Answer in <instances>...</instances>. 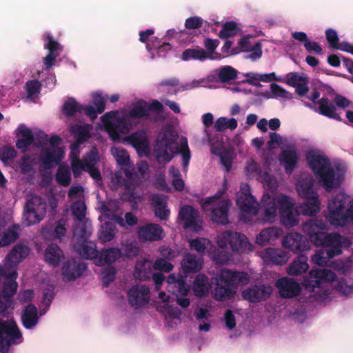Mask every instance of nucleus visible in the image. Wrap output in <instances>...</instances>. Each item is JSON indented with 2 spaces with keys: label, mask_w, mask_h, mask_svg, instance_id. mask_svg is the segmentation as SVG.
Here are the masks:
<instances>
[{
  "label": "nucleus",
  "mask_w": 353,
  "mask_h": 353,
  "mask_svg": "<svg viewBox=\"0 0 353 353\" xmlns=\"http://www.w3.org/2000/svg\"><path fill=\"white\" fill-rule=\"evenodd\" d=\"M298 194L305 201L296 208L294 201L290 196L279 194L270 196L268 193L263 195L262 199V221L272 223L276 221L279 212L281 221L285 227H294L299 223V216H314L321 210V201L314 188V180L310 175L301 176L296 184Z\"/></svg>",
  "instance_id": "nucleus-1"
},
{
  "label": "nucleus",
  "mask_w": 353,
  "mask_h": 353,
  "mask_svg": "<svg viewBox=\"0 0 353 353\" xmlns=\"http://www.w3.org/2000/svg\"><path fill=\"white\" fill-rule=\"evenodd\" d=\"M29 248L17 244L0 265V317L6 316L8 310L13 308L12 296L17 290V265L29 254ZM23 339L21 332L12 319H0V352L6 353L13 345L20 344Z\"/></svg>",
  "instance_id": "nucleus-2"
},
{
  "label": "nucleus",
  "mask_w": 353,
  "mask_h": 353,
  "mask_svg": "<svg viewBox=\"0 0 353 353\" xmlns=\"http://www.w3.org/2000/svg\"><path fill=\"white\" fill-rule=\"evenodd\" d=\"M162 104L157 100L148 103L138 100L120 111H110L101 117L99 128L104 129L113 141L120 139V134H128L135 128L140 120L148 117L150 111H161Z\"/></svg>",
  "instance_id": "nucleus-3"
},
{
  "label": "nucleus",
  "mask_w": 353,
  "mask_h": 353,
  "mask_svg": "<svg viewBox=\"0 0 353 353\" xmlns=\"http://www.w3.org/2000/svg\"><path fill=\"white\" fill-rule=\"evenodd\" d=\"M217 250L213 248L210 241L205 238H197L190 241L192 250L199 254H208L217 263H227L232 260V252L243 253L253 250L251 244L244 234L236 232L225 231L216 237Z\"/></svg>",
  "instance_id": "nucleus-4"
},
{
  "label": "nucleus",
  "mask_w": 353,
  "mask_h": 353,
  "mask_svg": "<svg viewBox=\"0 0 353 353\" xmlns=\"http://www.w3.org/2000/svg\"><path fill=\"white\" fill-rule=\"evenodd\" d=\"M327 224L322 219H311L303 225V230L310 238L311 242L317 246L327 248V250H319L313 256L312 261L319 265L328 264L329 259L339 255L342 249L348 248L351 241L348 237L342 236L338 233L328 234Z\"/></svg>",
  "instance_id": "nucleus-5"
},
{
  "label": "nucleus",
  "mask_w": 353,
  "mask_h": 353,
  "mask_svg": "<svg viewBox=\"0 0 353 353\" xmlns=\"http://www.w3.org/2000/svg\"><path fill=\"white\" fill-rule=\"evenodd\" d=\"M91 129L92 126L88 124H77L71 127L70 131L74 134L76 142L71 147L70 160L72 170L75 177L81 176L83 172H87L92 179L99 183L101 178L99 169L96 168L97 164L100 161L98 150L94 147L90 152L86 154L83 160L79 158L81 144L90 138Z\"/></svg>",
  "instance_id": "nucleus-6"
},
{
  "label": "nucleus",
  "mask_w": 353,
  "mask_h": 353,
  "mask_svg": "<svg viewBox=\"0 0 353 353\" xmlns=\"http://www.w3.org/2000/svg\"><path fill=\"white\" fill-rule=\"evenodd\" d=\"M305 159L310 168L327 191L341 185L347 171L345 165H332L323 152L314 148L307 151Z\"/></svg>",
  "instance_id": "nucleus-7"
},
{
  "label": "nucleus",
  "mask_w": 353,
  "mask_h": 353,
  "mask_svg": "<svg viewBox=\"0 0 353 353\" xmlns=\"http://www.w3.org/2000/svg\"><path fill=\"white\" fill-rule=\"evenodd\" d=\"M324 216L334 227H345L353 222V196L343 192L332 196Z\"/></svg>",
  "instance_id": "nucleus-8"
},
{
  "label": "nucleus",
  "mask_w": 353,
  "mask_h": 353,
  "mask_svg": "<svg viewBox=\"0 0 353 353\" xmlns=\"http://www.w3.org/2000/svg\"><path fill=\"white\" fill-rule=\"evenodd\" d=\"M216 286L212 294L216 301L231 299L236 293L237 286L245 285L249 282L247 273L234 272L226 269L221 270L218 277L215 278Z\"/></svg>",
  "instance_id": "nucleus-9"
},
{
  "label": "nucleus",
  "mask_w": 353,
  "mask_h": 353,
  "mask_svg": "<svg viewBox=\"0 0 353 353\" xmlns=\"http://www.w3.org/2000/svg\"><path fill=\"white\" fill-rule=\"evenodd\" d=\"M335 279V274L327 270H312L302 283L304 288L314 292L312 299L318 302H327L330 292L325 288Z\"/></svg>",
  "instance_id": "nucleus-10"
},
{
  "label": "nucleus",
  "mask_w": 353,
  "mask_h": 353,
  "mask_svg": "<svg viewBox=\"0 0 353 353\" xmlns=\"http://www.w3.org/2000/svg\"><path fill=\"white\" fill-rule=\"evenodd\" d=\"M177 135L171 126L163 128L157 135L154 154L159 163H168L176 152Z\"/></svg>",
  "instance_id": "nucleus-11"
},
{
  "label": "nucleus",
  "mask_w": 353,
  "mask_h": 353,
  "mask_svg": "<svg viewBox=\"0 0 353 353\" xmlns=\"http://www.w3.org/2000/svg\"><path fill=\"white\" fill-rule=\"evenodd\" d=\"M225 190L221 193L206 198L202 203L201 206L203 212H210L209 215L214 223L226 224L228 222V210L231 206L229 200L223 199L221 195Z\"/></svg>",
  "instance_id": "nucleus-12"
},
{
  "label": "nucleus",
  "mask_w": 353,
  "mask_h": 353,
  "mask_svg": "<svg viewBox=\"0 0 353 353\" xmlns=\"http://www.w3.org/2000/svg\"><path fill=\"white\" fill-rule=\"evenodd\" d=\"M236 205L240 212L239 217L244 222H251L259 213L258 203L250 194L248 183H241L236 196Z\"/></svg>",
  "instance_id": "nucleus-13"
},
{
  "label": "nucleus",
  "mask_w": 353,
  "mask_h": 353,
  "mask_svg": "<svg viewBox=\"0 0 353 353\" xmlns=\"http://www.w3.org/2000/svg\"><path fill=\"white\" fill-rule=\"evenodd\" d=\"M137 166L138 173L133 175L130 172V174L132 176V179H128L127 182L122 183L121 181V176L119 174H115L114 179L118 184H121L122 186H123L124 193L122 196V198L134 203L141 199V197L137 196L134 192L136 187L142 181V179L147 180L149 177V166L146 162L140 161L137 163Z\"/></svg>",
  "instance_id": "nucleus-14"
},
{
  "label": "nucleus",
  "mask_w": 353,
  "mask_h": 353,
  "mask_svg": "<svg viewBox=\"0 0 353 353\" xmlns=\"http://www.w3.org/2000/svg\"><path fill=\"white\" fill-rule=\"evenodd\" d=\"M47 203L44 198L32 196L26 202L23 212V223L27 226L39 223L46 216Z\"/></svg>",
  "instance_id": "nucleus-15"
},
{
  "label": "nucleus",
  "mask_w": 353,
  "mask_h": 353,
  "mask_svg": "<svg viewBox=\"0 0 353 353\" xmlns=\"http://www.w3.org/2000/svg\"><path fill=\"white\" fill-rule=\"evenodd\" d=\"M61 139L53 136L42 148L41 161L43 168H51L57 165L64 157L65 152L59 147Z\"/></svg>",
  "instance_id": "nucleus-16"
},
{
  "label": "nucleus",
  "mask_w": 353,
  "mask_h": 353,
  "mask_svg": "<svg viewBox=\"0 0 353 353\" xmlns=\"http://www.w3.org/2000/svg\"><path fill=\"white\" fill-rule=\"evenodd\" d=\"M159 301L155 302L157 310L164 314L166 324L173 327L181 322V311L177 307H173L170 304V297L164 292L159 293Z\"/></svg>",
  "instance_id": "nucleus-17"
},
{
  "label": "nucleus",
  "mask_w": 353,
  "mask_h": 353,
  "mask_svg": "<svg viewBox=\"0 0 353 353\" xmlns=\"http://www.w3.org/2000/svg\"><path fill=\"white\" fill-rule=\"evenodd\" d=\"M238 50L239 53H245V58L252 61H256L262 57V46L252 34L245 35L239 40Z\"/></svg>",
  "instance_id": "nucleus-18"
},
{
  "label": "nucleus",
  "mask_w": 353,
  "mask_h": 353,
  "mask_svg": "<svg viewBox=\"0 0 353 353\" xmlns=\"http://www.w3.org/2000/svg\"><path fill=\"white\" fill-rule=\"evenodd\" d=\"M117 202L114 201H110L107 205H103L101 208L102 216L99 219L102 221L103 218H108L121 227H125L126 225L133 226L137 223V218L131 212H127L125 214V221L123 218L117 215L113 208H117Z\"/></svg>",
  "instance_id": "nucleus-19"
},
{
  "label": "nucleus",
  "mask_w": 353,
  "mask_h": 353,
  "mask_svg": "<svg viewBox=\"0 0 353 353\" xmlns=\"http://www.w3.org/2000/svg\"><path fill=\"white\" fill-rule=\"evenodd\" d=\"M245 172L248 177L256 176L257 179L261 181L268 189L272 192V194H268L270 196H276L274 191L278 186V181L276 179L267 172H261L257 167L255 161L250 160L247 162L245 167Z\"/></svg>",
  "instance_id": "nucleus-20"
},
{
  "label": "nucleus",
  "mask_w": 353,
  "mask_h": 353,
  "mask_svg": "<svg viewBox=\"0 0 353 353\" xmlns=\"http://www.w3.org/2000/svg\"><path fill=\"white\" fill-rule=\"evenodd\" d=\"M179 219L183 223L185 228H190L194 232L201 230V221L198 212L191 206L182 207L179 213Z\"/></svg>",
  "instance_id": "nucleus-21"
},
{
  "label": "nucleus",
  "mask_w": 353,
  "mask_h": 353,
  "mask_svg": "<svg viewBox=\"0 0 353 353\" xmlns=\"http://www.w3.org/2000/svg\"><path fill=\"white\" fill-rule=\"evenodd\" d=\"M81 235H74L77 238H81L83 241L82 245L80 248H77V251L83 258L88 259H93L94 262L97 265H101L103 264V259L99 256L100 252L97 250L95 243L87 241V238L90 235L88 234L87 236H82L84 230L80 231Z\"/></svg>",
  "instance_id": "nucleus-22"
},
{
  "label": "nucleus",
  "mask_w": 353,
  "mask_h": 353,
  "mask_svg": "<svg viewBox=\"0 0 353 353\" xmlns=\"http://www.w3.org/2000/svg\"><path fill=\"white\" fill-rule=\"evenodd\" d=\"M130 304L136 307H141L146 305L150 300V289L145 285H139L133 286L128 292Z\"/></svg>",
  "instance_id": "nucleus-23"
},
{
  "label": "nucleus",
  "mask_w": 353,
  "mask_h": 353,
  "mask_svg": "<svg viewBox=\"0 0 353 353\" xmlns=\"http://www.w3.org/2000/svg\"><path fill=\"white\" fill-rule=\"evenodd\" d=\"M123 142L132 145L139 156H148L150 153V143L145 132H137L123 139Z\"/></svg>",
  "instance_id": "nucleus-24"
},
{
  "label": "nucleus",
  "mask_w": 353,
  "mask_h": 353,
  "mask_svg": "<svg viewBox=\"0 0 353 353\" xmlns=\"http://www.w3.org/2000/svg\"><path fill=\"white\" fill-rule=\"evenodd\" d=\"M85 205L83 201H79L75 202L72 205V210L73 214L79 219V223L77 224L74 230V235H81L80 231L84 230L82 236H87V235L91 234L92 229L90 223L88 221L83 222L82 219L85 214Z\"/></svg>",
  "instance_id": "nucleus-25"
},
{
  "label": "nucleus",
  "mask_w": 353,
  "mask_h": 353,
  "mask_svg": "<svg viewBox=\"0 0 353 353\" xmlns=\"http://www.w3.org/2000/svg\"><path fill=\"white\" fill-rule=\"evenodd\" d=\"M299 159V155L294 145H290L282 148L279 157V161L285 168L287 173L290 174L296 167Z\"/></svg>",
  "instance_id": "nucleus-26"
},
{
  "label": "nucleus",
  "mask_w": 353,
  "mask_h": 353,
  "mask_svg": "<svg viewBox=\"0 0 353 353\" xmlns=\"http://www.w3.org/2000/svg\"><path fill=\"white\" fill-rule=\"evenodd\" d=\"M259 256L266 264L282 265L288 260V254L280 249L266 248L259 253Z\"/></svg>",
  "instance_id": "nucleus-27"
},
{
  "label": "nucleus",
  "mask_w": 353,
  "mask_h": 353,
  "mask_svg": "<svg viewBox=\"0 0 353 353\" xmlns=\"http://www.w3.org/2000/svg\"><path fill=\"white\" fill-rule=\"evenodd\" d=\"M276 286L282 297L290 298L299 294L301 287L299 283L292 279L283 277L279 279Z\"/></svg>",
  "instance_id": "nucleus-28"
},
{
  "label": "nucleus",
  "mask_w": 353,
  "mask_h": 353,
  "mask_svg": "<svg viewBox=\"0 0 353 353\" xmlns=\"http://www.w3.org/2000/svg\"><path fill=\"white\" fill-rule=\"evenodd\" d=\"M86 269L84 263L79 261L71 260L64 263L62 268V276L65 281H73L79 277Z\"/></svg>",
  "instance_id": "nucleus-29"
},
{
  "label": "nucleus",
  "mask_w": 353,
  "mask_h": 353,
  "mask_svg": "<svg viewBox=\"0 0 353 353\" xmlns=\"http://www.w3.org/2000/svg\"><path fill=\"white\" fill-rule=\"evenodd\" d=\"M320 97V94L317 91L313 92L309 97L308 99L316 103V99H318ZM318 105V112L323 115L326 117L333 118L335 119H340V117L335 112V106L334 104L329 101L327 99L325 98L321 99L318 102H316Z\"/></svg>",
  "instance_id": "nucleus-30"
},
{
  "label": "nucleus",
  "mask_w": 353,
  "mask_h": 353,
  "mask_svg": "<svg viewBox=\"0 0 353 353\" xmlns=\"http://www.w3.org/2000/svg\"><path fill=\"white\" fill-rule=\"evenodd\" d=\"M284 248L293 252L306 250L309 248L307 241L298 233H290L286 235L282 242Z\"/></svg>",
  "instance_id": "nucleus-31"
},
{
  "label": "nucleus",
  "mask_w": 353,
  "mask_h": 353,
  "mask_svg": "<svg viewBox=\"0 0 353 353\" xmlns=\"http://www.w3.org/2000/svg\"><path fill=\"white\" fill-rule=\"evenodd\" d=\"M138 235L141 241H154L163 239V232L160 225L151 223L140 227L138 230Z\"/></svg>",
  "instance_id": "nucleus-32"
},
{
  "label": "nucleus",
  "mask_w": 353,
  "mask_h": 353,
  "mask_svg": "<svg viewBox=\"0 0 353 353\" xmlns=\"http://www.w3.org/2000/svg\"><path fill=\"white\" fill-rule=\"evenodd\" d=\"M110 152L117 164L124 169L127 179H131L132 176L130 174V170L132 169L133 165L130 163V156L128 152L119 147L111 148Z\"/></svg>",
  "instance_id": "nucleus-33"
},
{
  "label": "nucleus",
  "mask_w": 353,
  "mask_h": 353,
  "mask_svg": "<svg viewBox=\"0 0 353 353\" xmlns=\"http://www.w3.org/2000/svg\"><path fill=\"white\" fill-rule=\"evenodd\" d=\"M221 56L218 52L207 54V52L202 48H188L183 51L181 54V60L188 61L190 60L202 61L206 59H220Z\"/></svg>",
  "instance_id": "nucleus-34"
},
{
  "label": "nucleus",
  "mask_w": 353,
  "mask_h": 353,
  "mask_svg": "<svg viewBox=\"0 0 353 353\" xmlns=\"http://www.w3.org/2000/svg\"><path fill=\"white\" fill-rule=\"evenodd\" d=\"M44 46L49 51L44 59V64L47 68H49L53 65L55 59L62 50V47L49 34L45 35Z\"/></svg>",
  "instance_id": "nucleus-35"
},
{
  "label": "nucleus",
  "mask_w": 353,
  "mask_h": 353,
  "mask_svg": "<svg viewBox=\"0 0 353 353\" xmlns=\"http://www.w3.org/2000/svg\"><path fill=\"white\" fill-rule=\"evenodd\" d=\"M272 292L271 286L253 287L242 292V296L245 299L250 302H258L265 299Z\"/></svg>",
  "instance_id": "nucleus-36"
},
{
  "label": "nucleus",
  "mask_w": 353,
  "mask_h": 353,
  "mask_svg": "<svg viewBox=\"0 0 353 353\" xmlns=\"http://www.w3.org/2000/svg\"><path fill=\"white\" fill-rule=\"evenodd\" d=\"M308 80L305 75L298 73H290L286 77V83L296 88L300 96L305 94L308 90Z\"/></svg>",
  "instance_id": "nucleus-37"
},
{
  "label": "nucleus",
  "mask_w": 353,
  "mask_h": 353,
  "mask_svg": "<svg viewBox=\"0 0 353 353\" xmlns=\"http://www.w3.org/2000/svg\"><path fill=\"white\" fill-rule=\"evenodd\" d=\"M17 136L16 146L22 151H26L34 141L32 131L23 124L19 125L17 128Z\"/></svg>",
  "instance_id": "nucleus-38"
},
{
  "label": "nucleus",
  "mask_w": 353,
  "mask_h": 353,
  "mask_svg": "<svg viewBox=\"0 0 353 353\" xmlns=\"http://www.w3.org/2000/svg\"><path fill=\"white\" fill-rule=\"evenodd\" d=\"M216 82V75L214 74H210L207 77L200 78L199 79H194L187 82L178 87V91H184L192 90L194 88L203 87V88H214L213 83Z\"/></svg>",
  "instance_id": "nucleus-39"
},
{
  "label": "nucleus",
  "mask_w": 353,
  "mask_h": 353,
  "mask_svg": "<svg viewBox=\"0 0 353 353\" xmlns=\"http://www.w3.org/2000/svg\"><path fill=\"white\" fill-rule=\"evenodd\" d=\"M325 34L327 41L332 48L353 54V45L347 42H339L337 32L334 30H327Z\"/></svg>",
  "instance_id": "nucleus-40"
},
{
  "label": "nucleus",
  "mask_w": 353,
  "mask_h": 353,
  "mask_svg": "<svg viewBox=\"0 0 353 353\" xmlns=\"http://www.w3.org/2000/svg\"><path fill=\"white\" fill-rule=\"evenodd\" d=\"M152 203L154 208V213L161 220H166L170 215L167 208V198L162 195L154 194L152 196Z\"/></svg>",
  "instance_id": "nucleus-41"
},
{
  "label": "nucleus",
  "mask_w": 353,
  "mask_h": 353,
  "mask_svg": "<svg viewBox=\"0 0 353 353\" xmlns=\"http://www.w3.org/2000/svg\"><path fill=\"white\" fill-rule=\"evenodd\" d=\"M21 320L23 326L26 329L34 328L39 321L37 307L32 304L26 306L22 313Z\"/></svg>",
  "instance_id": "nucleus-42"
},
{
  "label": "nucleus",
  "mask_w": 353,
  "mask_h": 353,
  "mask_svg": "<svg viewBox=\"0 0 353 353\" xmlns=\"http://www.w3.org/2000/svg\"><path fill=\"white\" fill-rule=\"evenodd\" d=\"M281 234L282 230L279 228L272 227L267 228L262 230L256 236L255 242L258 245H264L277 239Z\"/></svg>",
  "instance_id": "nucleus-43"
},
{
  "label": "nucleus",
  "mask_w": 353,
  "mask_h": 353,
  "mask_svg": "<svg viewBox=\"0 0 353 353\" xmlns=\"http://www.w3.org/2000/svg\"><path fill=\"white\" fill-rule=\"evenodd\" d=\"M203 261L201 258H196L194 254H186L181 261V268L186 273H194L199 272L203 266Z\"/></svg>",
  "instance_id": "nucleus-44"
},
{
  "label": "nucleus",
  "mask_w": 353,
  "mask_h": 353,
  "mask_svg": "<svg viewBox=\"0 0 353 353\" xmlns=\"http://www.w3.org/2000/svg\"><path fill=\"white\" fill-rule=\"evenodd\" d=\"M168 284V290L173 292V290L179 291L181 295H188L190 288L185 282L184 279L181 276H176L174 274H170L167 279Z\"/></svg>",
  "instance_id": "nucleus-45"
},
{
  "label": "nucleus",
  "mask_w": 353,
  "mask_h": 353,
  "mask_svg": "<svg viewBox=\"0 0 353 353\" xmlns=\"http://www.w3.org/2000/svg\"><path fill=\"white\" fill-rule=\"evenodd\" d=\"M44 259L48 264L56 266L63 259V254L58 245L52 244L46 249Z\"/></svg>",
  "instance_id": "nucleus-46"
},
{
  "label": "nucleus",
  "mask_w": 353,
  "mask_h": 353,
  "mask_svg": "<svg viewBox=\"0 0 353 353\" xmlns=\"http://www.w3.org/2000/svg\"><path fill=\"white\" fill-rule=\"evenodd\" d=\"M245 76L247 77L245 82H247L248 85L252 84L254 85H258L260 81L270 82L274 80L279 81H282V79L277 77L274 72H271L268 74H257L249 72L247 73Z\"/></svg>",
  "instance_id": "nucleus-47"
},
{
  "label": "nucleus",
  "mask_w": 353,
  "mask_h": 353,
  "mask_svg": "<svg viewBox=\"0 0 353 353\" xmlns=\"http://www.w3.org/2000/svg\"><path fill=\"white\" fill-rule=\"evenodd\" d=\"M210 285L208 278L203 274H199L195 278L192 290L196 296H203L208 294Z\"/></svg>",
  "instance_id": "nucleus-48"
},
{
  "label": "nucleus",
  "mask_w": 353,
  "mask_h": 353,
  "mask_svg": "<svg viewBox=\"0 0 353 353\" xmlns=\"http://www.w3.org/2000/svg\"><path fill=\"white\" fill-rule=\"evenodd\" d=\"M152 270V261L146 259L139 261L135 266L134 276L141 280L148 279L150 278Z\"/></svg>",
  "instance_id": "nucleus-49"
},
{
  "label": "nucleus",
  "mask_w": 353,
  "mask_h": 353,
  "mask_svg": "<svg viewBox=\"0 0 353 353\" xmlns=\"http://www.w3.org/2000/svg\"><path fill=\"white\" fill-rule=\"evenodd\" d=\"M65 232L66 229L65 228V221L63 220H59L53 230H51L48 227H44L41 230V233L43 236L48 239H61L64 236Z\"/></svg>",
  "instance_id": "nucleus-50"
},
{
  "label": "nucleus",
  "mask_w": 353,
  "mask_h": 353,
  "mask_svg": "<svg viewBox=\"0 0 353 353\" xmlns=\"http://www.w3.org/2000/svg\"><path fill=\"white\" fill-rule=\"evenodd\" d=\"M308 268L307 257L305 255H300L290 265L288 273L290 275L296 276L305 272Z\"/></svg>",
  "instance_id": "nucleus-51"
},
{
  "label": "nucleus",
  "mask_w": 353,
  "mask_h": 353,
  "mask_svg": "<svg viewBox=\"0 0 353 353\" xmlns=\"http://www.w3.org/2000/svg\"><path fill=\"white\" fill-rule=\"evenodd\" d=\"M118 230L114 224L105 221L101 225V229L99 232V239L103 243L109 242L114 239Z\"/></svg>",
  "instance_id": "nucleus-52"
},
{
  "label": "nucleus",
  "mask_w": 353,
  "mask_h": 353,
  "mask_svg": "<svg viewBox=\"0 0 353 353\" xmlns=\"http://www.w3.org/2000/svg\"><path fill=\"white\" fill-rule=\"evenodd\" d=\"M238 122L234 118H228L221 117L218 118L214 125V128L217 132H223L225 130H234L237 128Z\"/></svg>",
  "instance_id": "nucleus-53"
},
{
  "label": "nucleus",
  "mask_w": 353,
  "mask_h": 353,
  "mask_svg": "<svg viewBox=\"0 0 353 353\" xmlns=\"http://www.w3.org/2000/svg\"><path fill=\"white\" fill-rule=\"evenodd\" d=\"M178 152L181 156L183 168L185 171L191 158V153L188 148V139L185 137H181L179 139Z\"/></svg>",
  "instance_id": "nucleus-54"
},
{
  "label": "nucleus",
  "mask_w": 353,
  "mask_h": 353,
  "mask_svg": "<svg viewBox=\"0 0 353 353\" xmlns=\"http://www.w3.org/2000/svg\"><path fill=\"white\" fill-rule=\"evenodd\" d=\"M122 256L120 250L112 248L103 250L100 252L99 257H101L103 259V264L101 265H103L105 264H110Z\"/></svg>",
  "instance_id": "nucleus-55"
},
{
  "label": "nucleus",
  "mask_w": 353,
  "mask_h": 353,
  "mask_svg": "<svg viewBox=\"0 0 353 353\" xmlns=\"http://www.w3.org/2000/svg\"><path fill=\"white\" fill-rule=\"evenodd\" d=\"M236 70L228 65L216 70L214 73V75H216V78L219 77L220 81L222 82H226L235 79L236 77Z\"/></svg>",
  "instance_id": "nucleus-56"
},
{
  "label": "nucleus",
  "mask_w": 353,
  "mask_h": 353,
  "mask_svg": "<svg viewBox=\"0 0 353 353\" xmlns=\"http://www.w3.org/2000/svg\"><path fill=\"white\" fill-rule=\"evenodd\" d=\"M19 227L13 225L0 236V248L4 247L14 241L18 237Z\"/></svg>",
  "instance_id": "nucleus-57"
},
{
  "label": "nucleus",
  "mask_w": 353,
  "mask_h": 353,
  "mask_svg": "<svg viewBox=\"0 0 353 353\" xmlns=\"http://www.w3.org/2000/svg\"><path fill=\"white\" fill-rule=\"evenodd\" d=\"M26 97L30 100H34L38 97L41 90V83L37 80H30L25 86Z\"/></svg>",
  "instance_id": "nucleus-58"
},
{
  "label": "nucleus",
  "mask_w": 353,
  "mask_h": 353,
  "mask_svg": "<svg viewBox=\"0 0 353 353\" xmlns=\"http://www.w3.org/2000/svg\"><path fill=\"white\" fill-rule=\"evenodd\" d=\"M239 31L240 28L236 23L227 22L223 26L219 35L221 39H227L236 35Z\"/></svg>",
  "instance_id": "nucleus-59"
},
{
  "label": "nucleus",
  "mask_w": 353,
  "mask_h": 353,
  "mask_svg": "<svg viewBox=\"0 0 353 353\" xmlns=\"http://www.w3.org/2000/svg\"><path fill=\"white\" fill-rule=\"evenodd\" d=\"M56 180L63 186H68L70 183V172L68 166L63 165L59 166L56 174Z\"/></svg>",
  "instance_id": "nucleus-60"
},
{
  "label": "nucleus",
  "mask_w": 353,
  "mask_h": 353,
  "mask_svg": "<svg viewBox=\"0 0 353 353\" xmlns=\"http://www.w3.org/2000/svg\"><path fill=\"white\" fill-rule=\"evenodd\" d=\"M41 289L43 292L42 302L48 308L54 297V287L52 285L43 283Z\"/></svg>",
  "instance_id": "nucleus-61"
},
{
  "label": "nucleus",
  "mask_w": 353,
  "mask_h": 353,
  "mask_svg": "<svg viewBox=\"0 0 353 353\" xmlns=\"http://www.w3.org/2000/svg\"><path fill=\"white\" fill-rule=\"evenodd\" d=\"M35 164V157H24L20 164V170L24 174L31 175L33 173V167Z\"/></svg>",
  "instance_id": "nucleus-62"
},
{
  "label": "nucleus",
  "mask_w": 353,
  "mask_h": 353,
  "mask_svg": "<svg viewBox=\"0 0 353 353\" xmlns=\"http://www.w3.org/2000/svg\"><path fill=\"white\" fill-rule=\"evenodd\" d=\"M82 110V105L78 103L74 99L67 100L63 106V111L67 116H71Z\"/></svg>",
  "instance_id": "nucleus-63"
},
{
  "label": "nucleus",
  "mask_w": 353,
  "mask_h": 353,
  "mask_svg": "<svg viewBox=\"0 0 353 353\" xmlns=\"http://www.w3.org/2000/svg\"><path fill=\"white\" fill-rule=\"evenodd\" d=\"M336 290L345 296L353 294V281L342 279L339 281Z\"/></svg>",
  "instance_id": "nucleus-64"
}]
</instances>
